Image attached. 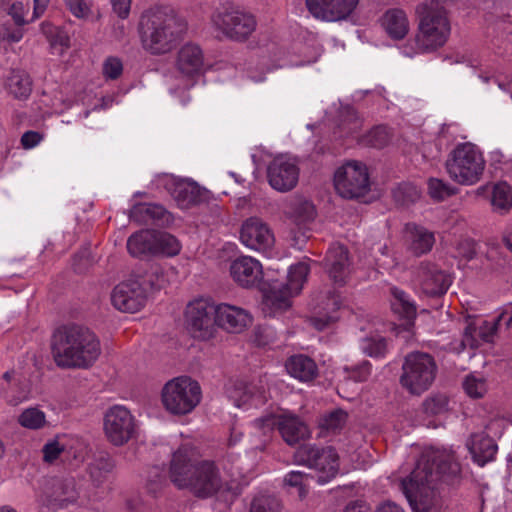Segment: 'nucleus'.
Masks as SVG:
<instances>
[{
    "label": "nucleus",
    "mask_w": 512,
    "mask_h": 512,
    "mask_svg": "<svg viewBox=\"0 0 512 512\" xmlns=\"http://www.w3.org/2000/svg\"><path fill=\"white\" fill-rule=\"evenodd\" d=\"M132 0H112L113 11L122 19L129 16Z\"/></svg>",
    "instance_id": "nucleus-63"
},
{
    "label": "nucleus",
    "mask_w": 512,
    "mask_h": 512,
    "mask_svg": "<svg viewBox=\"0 0 512 512\" xmlns=\"http://www.w3.org/2000/svg\"><path fill=\"white\" fill-rule=\"evenodd\" d=\"M379 22L386 34L394 40L403 39L410 30L407 14L399 8L388 9L381 16Z\"/></svg>",
    "instance_id": "nucleus-28"
},
{
    "label": "nucleus",
    "mask_w": 512,
    "mask_h": 512,
    "mask_svg": "<svg viewBox=\"0 0 512 512\" xmlns=\"http://www.w3.org/2000/svg\"><path fill=\"white\" fill-rule=\"evenodd\" d=\"M215 310L216 306L206 298H197L187 304L184 322L194 337L203 341L215 337Z\"/></svg>",
    "instance_id": "nucleus-12"
},
{
    "label": "nucleus",
    "mask_w": 512,
    "mask_h": 512,
    "mask_svg": "<svg viewBox=\"0 0 512 512\" xmlns=\"http://www.w3.org/2000/svg\"><path fill=\"white\" fill-rule=\"evenodd\" d=\"M306 477V474L302 472L292 471L285 476L284 482L288 486L298 488L300 497H304L307 491L303 485V480Z\"/></svg>",
    "instance_id": "nucleus-60"
},
{
    "label": "nucleus",
    "mask_w": 512,
    "mask_h": 512,
    "mask_svg": "<svg viewBox=\"0 0 512 512\" xmlns=\"http://www.w3.org/2000/svg\"><path fill=\"white\" fill-rule=\"evenodd\" d=\"M296 456L302 464L319 471V482H328L338 473L339 456L332 446L320 448L315 445H302Z\"/></svg>",
    "instance_id": "nucleus-15"
},
{
    "label": "nucleus",
    "mask_w": 512,
    "mask_h": 512,
    "mask_svg": "<svg viewBox=\"0 0 512 512\" xmlns=\"http://www.w3.org/2000/svg\"><path fill=\"white\" fill-rule=\"evenodd\" d=\"M53 357L62 369H87L97 360V354H53Z\"/></svg>",
    "instance_id": "nucleus-38"
},
{
    "label": "nucleus",
    "mask_w": 512,
    "mask_h": 512,
    "mask_svg": "<svg viewBox=\"0 0 512 512\" xmlns=\"http://www.w3.org/2000/svg\"><path fill=\"white\" fill-rule=\"evenodd\" d=\"M462 387L465 393L473 399H480L487 392V385L485 379L477 378L473 374H470L465 377L462 383Z\"/></svg>",
    "instance_id": "nucleus-46"
},
{
    "label": "nucleus",
    "mask_w": 512,
    "mask_h": 512,
    "mask_svg": "<svg viewBox=\"0 0 512 512\" xmlns=\"http://www.w3.org/2000/svg\"><path fill=\"white\" fill-rule=\"evenodd\" d=\"M169 479L178 489H188L198 498H208L222 488L220 471L213 461L193 462L186 447L172 455Z\"/></svg>",
    "instance_id": "nucleus-3"
},
{
    "label": "nucleus",
    "mask_w": 512,
    "mask_h": 512,
    "mask_svg": "<svg viewBox=\"0 0 512 512\" xmlns=\"http://www.w3.org/2000/svg\"><path fill=\"white\" fill-rule=\"evenodd\" d=\"M337 193L346 199L364 196L370 187L367 167L358 161H349L339 167L334 175Z\"/></svg>",
    "instance_id": "nucleus-14"
},
{
    "label": "nucleus",
    "mask_w": 512,
    "mask_h": 512,
    "mask_svg": "<svg viewBox=\"0 0 512 512\" xmlns=\"http://www.w3.org/2000/svg\"><path fill=\"white\" fill-rule=\"evenodd\" d=\"M29 10V3H25L23 1H14L8 7L7 13L17 26H24L32 22L30 19L26 18Z\"/></svg>",
    "instance_id": "nucleus-47"
},
{
    "label": "nucleus",
    "mask_w": 512,
    "mask_h": 512,
    "mask_svg": "<svg viewBox=\"0 0 512 512\" xmlns=\"http://www.w3.org/2000/svg\"><path fill=\"white\" fill-rule=\"evenodd\" d=\"M147 300V288L139 276L131 275L117 284L111 292V303L121 312L136 313Z\"/></svg>",
    "instance_id": "nucleus-16"
},
{
    "label": "nucleus",
    "mask_w": 512,
    "mask_h": 512,
    "mask_svg": "<svg viewBox=\"0 0 512 512\" xmlns=\"http://www.w3.org/2000/svg\"><path fill=\"white\" fill-rule=\"evenodd\" d=\"M130 218L138 223H148L149 221H170V215L163 206L148 203L134 205L130 209Z\"/></svg>",
    "instance_id": "nucleus-33"
},
{
    "label": "nucleus",
    "mask_w": 512,
    "mask_h": 512,
    "mask_svg": "<svg viewBox=\"0 0 512 512\" xmlns=\"http://www.w3.org/2000/svg\"><path fill=\"white\" fill-rule=\"evenodd\" d=\"M415 282L428 295L445 293L452 283L450 273L435 263L422 262L415 273Z\"/></svg>",
    "instance_id": "nucleus-20"
},
{
    "label": "nucleus",
    "mask_w": 512,
    "mask_h": 512,
    "mask_svg": "<svg viewBox=\"0 0 512 512\" xmlns=\"http://www.w3.org/2000/svg\"><path fill=\"white\" fill-rule=\"evenodd\" d=\"M347 118L341 123V129L346 135L355 134L361 127V121L356 116L353 108L347 107L345 109Z\"/></svg>",
    "instance_id": "nucleus-56"
},
{
    "label": "nucleus",
    "mask_w": 512,
    "mask_h": 512,
    "mask_svg": "<svg viewBox=\"0 0 512 512\" xmlns=\"http://www.w3.org/2000/svg\"><path fill=\"white\" fill-rule=\"evenodd\" d=\"M137 422L124 406L110 407L103 418V430L109 443L121 447L137 435Z\"/></svg>",
    "instance_id": "nucleus-13"
},
{
    "label": "nucleus",
    "mask_w": 512,
    "mask_h": 512,
    "mask_svg": "<svg viewBox=\"0 0 512 512\" xmlns=\"http://www.w3.org/2000/svg\"><path fill=\"white\" fill-rule=\"evenodd\" d=\"M449 398L443 393H435L422 403V411L427 416H437L448 411Z\"/></svg>",
    "instance_id": "nucleus-41"
},
{
    "label": "nucleus",
    "mask_w": 512,
    "mask_h": 512,
    "mask_svg": "<svg viewBox=\"0 0 512 512\" xmlns=\"http://www.w3.org/2000/svg\"><path fill=\"white\" fill-rule=\"evenodd\" d=\"M64 451V446L58 441L48 442L43 446V460L47 463H53Z\"/></svg>",
    "instance_id": "nucleus-58"
},
{
    "label": "nucleus",
    "mask_w": 512,
    "mask_h": 512,
    "mask_svg": "<svg viewBox=\"0 0 512 512\" xmlns=\"http://www.w3.org/2000/svg\"><path fill=\"white\" fill-rule=\"evenodd\" d=\"M43 139L42 135L35 131H27L21 137V144L26 149L37 146Z\"/></svg>",
    "instance_id": "nucleus-62"
},
{
    "label": "nucleus",
    "mask_w": 512,
    "mask_h": 512,
    "mask_svg": "<svg viewBox=\"0 0 512 512\" xmlns=\"http://www.w3.org/2000/svg\"><path fill=\"white\" fill-rule=\"evenodd\" d=\"M325 267L335 283H344L350 273L347 249L341 244L332 245L326 254Z\"/></svg>",
    "instance_id": "nucleus-25"
},
{
    "label": "nucleus",
    "mask_w": 512,
    "mask_h": 512,
    "mask_svg": "<svg viewBox=\"0 0 512 512\" xmlns=\"http://www.w3.org/2000/svg\"><path fill=\"white\" fill-rule=\"evenodd\" d=\"M377 255L374 257V264L381 269L391 270L399 265L398 261L386 245L379 246Z\"/></svg>",
    "instance_id": "nucleus-53"
},
{
    "label": "nucleus",
    "mask_w": 512,
    "mask_h": 512,
    "mask_svg": "<svg viewBox=\"0 0 512 512\" xmlns=\"http://www.w3.org/2000/svg\"><path fill=\"white\" fill-rule=\"evenodd\" d=\"M29 387L23 380H14V384L11 386L2 387L3 397L7 403L11 406H16L22 401L26 400L29 395Z\"/></svg>",
    "instance_id": "nucleus-42"
},
{
    "label": "nucleus",
    "mask_w": 512,
    "mask_h": 512,
    "mask_svg": "<svg viewBox=\"0 0 512 512\" xmlns=\"http://www.w3.org/2000/svg\"><path fill=\"white\" fill-rule=\"evenodd\" d=\"M229 274L240 287L253 288L263 279V266L252 256H240L231 261Z\"/></svg>",
    "instance_id": "nucleus-23"
},
{
    "label": "nucleus",
    "mask_w": 512,
    "mask_h": 512,
    "mask_svg": "<svg viewBox=\"0 0 512 512\" xmlns=\"http://www.w3.org/2000/svg\"><path fill=\"white\" fill-rule=\"evenodd\" d=\"M282 421L281 415H268L266 417H262L256 420L258 426L263 430L264 433L266 431H271L277 429L279 431V423Z\"/></svg>",
    "instance_id": "nucleus-61"
},
{
    "label": "nucleus",
    "mask_w": 512,
    "mask_h": 512,
    "mask_svg": "<svg viewBox=\"0 0 512 512\" xmlns=\"http://www.w3.org/2000/svg\"><path fill=\"white\" fill-rule=\"evenodd\" d=\"M284 213L297 224L312 221L316 215L314 205L302 198H293L287 202Z\"/></svg>",
    "instance_id": "nucleus-35"
},
{
    "label": "nucleus",
    "mask_w": 512,
    "mask_h": 512,
    "mask_svg": "<svg viewBox=\"0 0 512 512\" xmlns=\"http://www.w3.org/2000/svg\"><path fill=\"white\" fill-rule=\"evenodd\" d=\"M240 241L251 250L268 252L273 247L275 238L267 223L258 217H251L242 224Z\"/></svg>",
    "instance_id": "nucleus-19"
},
{
    "label": "nucleus",
    "mask_w": 512,
    "mask_h": 512,
    "mask_svg": "<svg viewBox=\"0 0 512 512\" xmlns=\"http://www.w3.org/2000/svg\"><path fill=\"white\" fill-rule=\"evenodd\" d=\"M21 426L29 429H39L45 424V414L37 408H28L18 417Z\"/></svg>",
    "instance_id": "nucleus-45"
},
{
    "label": "nucleus",
    "mask_w": 512,
    "mask_h": 512,
    "mask_svg": "<svg viewBox=\"0 0 512 512\" xmlns=\"http://www.w3.org/2000/svg\"><path fill=\"white\" fill-rule=\"evenodd\" d=\"M341 301L339 296L333 294L327 297L326 302L320 307L318 315L311 319V324L317 330H323L328 324L338 320V310L340 309Z\"/></svg>",
    "instance_id": "nucleus-36"
},
{
    "label": "nucleus",
    "mask_w": 512,
    "mask_h": 512,
    "mask_svg": "<svg viewBox=\"0 0 512 512\" xmlns=\"http://www.w3.org/2000/svg\"><path fill=\"white\" fill-rule=\"evenodd\" d=\"M174 67L182 88L191 87L194 77L200 75L204 69L202 48L193 42L184 43L176 54Z\"/></svg>",
    "instance_id": "nucleus-17"
},
{
    "label": "nucleus",
    "mask_w": 512,
    "mask_h": 512,
    "mask_svg": "<svg viewBox=\"0 0 512 512\" xmlns=\"http://www.w3.org/2000/svg\"><path fill=\"white\" fill-rule=\"evenodd\" d=\"M252 316L243 308L221 303L216 306L215 325L231 332L241 333L252 324Z\"/></svg>",
    "instance_id": "nucleus-24"
},
{
    "label": "nucleus",
    "mask_w": 512,
    "mask_h": 512,
    "mask_svg": "<svg viewBox=\"0 0 512 512\" xmlns=\"http://www.w3.org/2000/svg\"><path fill=\"white\" fill-rule=\"evenodd\" d=\"M456 252V256L460 259V262H470L475 259H478L476 252V244L474 241L470 239H466L459 242L456 248Z\"/></svg>",
    "instance_id": "nucleus-54"
},
{
    "label": "nucleus",
    "mask_w": 512,
    "mask_h": 512,
    "mask_svg": "<svg viewBox=\"0 0 512 512\" xmlns=\"http://www.w3.org/2000/svg\"><path fill=\"white\" fill-rule=\"evenodd\" d=\"M225 391L231 399L239 402L247 393V384L242 380L230 379L225 385Z\"/></svg>",
    "instance_id": "nucleus-55"
},
{
    "label": "nucleus",
    "mask_w": 512,
    "mask_h": 512,
    "mask_svg": "<svg viewBox=\"0 0 512 512\" xmlns=\"http://www.w3.org/2000/svg\"><path fill=\"white\" fill-rule=\"evenodd\" d=\"M405 243L416 256L430 252L435 243V235L427 228L415 224L406 225Z\"/></svg>",
    "instance_id": "nucleus-26"
},
{
    "label": "nucleus",
    "mask_w": 512,
    "mask_h": 512,
    "mask_svg": "<svg viewBox=\"0 0 512 512\" xmlns=\"http://www.w3.org/2000/svg\"><path fill=\"white\" fill-rule=\"evenodd\" d=\"M287 372L300 381H311L318 375L315 361L307 354H291L285 362Z\"/></svg>",
    "instance_id": "nucleus-31"
},
{
    "label": "nucleus",
    "mask_w": 512,
    "mask_h": 512,
    "mask_svg": "<svg viewBox=\"0 0 512 512\" xmlns=\"http://www.w3.org/2000/svg\"><path fill=\"white\" fill-rule=\"evenodd\" d=\"M115 468L113 457L107 452H99L95 455L93 462L89 465V472L93 482L100 485L107 479Z\"/></svg>",
    "instance_id": "nucleus-37"
},
{
    "label": "nucleus",
    "mask_w": 512,
    "mask_h": 512,
    "mask_svg": "<svg viewBox=\"0 0 512 512\" xmlns=\"http://www.w3.org/2000/svg\"><path fill=\"white\" fill-rule=\"evenodd\" d=\"M66 8L77 19L87 20L92 14L90 3L86 0H63Z\"/></svg>",
    "instance_id": "nucleus-52"
},
{
    "label": "nucleus",
    "mask_w": 512,
    "mask_h": 512,
    "mask_svg": "<svg viewBox=\"0 0 512 512\" xmlns=\"http://www.w3.org/2000/svg\"><path fill=\"white\" fill-rule=\"evenodd\" d=\"M309 273L306 262L290 266L286 285L273 282L263 296L264 310L270 315L282 312L291 306V297L302 290Z\"/></svg>",
    "instance_id": "nucleus-8"
},
{
    "label": "nucleus",
    "mask_w": 512,
    "mask_h": 512,
    "mask_svg": "<svg viewBox=\"0 0 512 512\" xmlns=\"http://www.w3.org/2000/svg\"><path fill=\"white\" fill-rule=\"evenodd\" d=\"M144 287L151 291H159L165 288L168 284V277L166 272L161 267H153L141 280Z\"/></svg>",
    "instance_id": "nucleus-44"
},
{
    "label": "nucleus",
    "mask_w": 512,
    "mask_h": 512,
    "mask_svg": "<svg viewBox=\"0 0 512 512\" xmlns=\"http://www.w3.org/2000/svg\"><path fill=\"white\" fill-rule=\"evenodd\" d=\"M456 0H424L415 8L418 29L412 44L406 45L402 52L408 57L432 52L442 47L451 33V24L447 10L442 4Z\"/></svg>",
    "instance_id": "nucleus-4"
},
{
    "label": "nucleus",
    "mask_w": 512,
    "mask_h": 512,
    "mask_svg": "<svg viewBox=\"0 0 512 512\" xmlns=\"http://www.w3.org/2000/svg\"><path fill=\"white\" fill-rule=\"evenodd\" d=\"M281 501L272 494H259L250 504V512H281Z\"/></svg>",
    "instance_id": "nucleus-43"
},
{
    "label": "nucleus",
    "mask_w": 512,
    "mask_h": 512,
    "mask_svg": "<svg viewBox=\"0 0 512 512\" xmlns=\"http://www.w3.org/2000/svg\"><path fill=\"white\" fill-rule=\"evenodd\" d=\"M155 255L174 257L181 251L178 239L168 233L154 231Z\"/></svg>",
    "instance_id": "nucleus-40"
},
{
    "label": "nucleus",
    "mask_w": 512,
    "mask_h": 512,
    "mask_svg": "<svg viewBox=\"0 0 512 512\" xmlns=\"http://www.w3.org/2000/svg\"><path fill=\"white\" fill-rule=\"evenodd\" d=\"M390 140V133L385 126H377L372 129L364 139L367 145L375 148L384 147Z\"/></svg>",
    "instance_id": "nucleus-50"
},
{
    "label": "nucleus",
    "mask_w": 512,
    "mask_h": 512,
    "mask_svg": "<svg viewBox=\"0 0 512 512\" xmlns=\"http://www.w3.org/2000/svg\"><path fill=\"white\" fill-rule=\"evenodd\" d=\"M446 170L461 185H474L482 177L485 160L479 148L469 142L458 144L449 154Z\"/></svg>",
    "instance_id": "nucleus-6"
},
{
    "label": "nucleus",
    "mask_w": 512,
    "mask_h": 512,
    "mask_svg": "<svg viewBox=\"0 0 512 512\" xmlns=\"http://www.w3.org/2000/svg\"><path fill=\"white\" fill-rule=\"evenodd\" d=\"M186 29V22L169 7H153L144 11L138 23L143 50L155 56L171 52Z\"/></svg>",
    "instance_id": "nucleus-2"
},
{
    "label": "nucleus",
    "mask_w": 512,
    "mask_h": 512,
    "mask_svg": "<svg viewBox=\"0 0 512 512\" xmlns=\"http://www.w3.org/2000/svg\"><path fill=\"white\" fill-rule=\"evenodd\" d=\"M390 292L391 309L399 318L405 320V331L409 332L416 318V306L405 291L392 287Z\"/></svg>",
    "instance_id": "nucleus-30"
},
{
    "label": "nucleus",
    "mask_w": 512,
    "mask_h": 512,
    "mask_svg": "<svg viewBox=\"0 0 512 512\" xmlns=\"http://www.w3.org/2000/svg\"><path fill=\"white\" fill-rule=\"evenodd\" d=\"M512 336V303L505 305L493 321H484L477 327L469 323L465 328L459 347L454 350H476L482 347L484 343H491L497 338H507Z\"/></svg>",
    "instance_id": "nucleus-7"
},
{
    "label": "nucleus",
    "mask_w": 512,
    "mask_h": 512,
    "mask_svg": "<svg viewBox=\"0 0 512 512\" xmlns=\"http://www.w3.org/2000/svg\"><path fill=\"white\" fill-rule=\"evenodd\" d=\"M210 23L216 32L237 42H245L257 28V20L252 13L229 2L212 12Z\"/></svg>",
    "instance_id": "nucleus-5"
},
{
    "label": "nucleus",
    "mask_w": 512,
    "mask_h": 512,
    "mask_svg": "<svg viewBox=\"0 0 512 512\" xmlns=\"http://www.w3.org/2000/svg\"><path fill=\"white\" fill-rule=\"evenodd\" d=\"M491 204L493 210L505 213L512 207V186L507 182H499L493 186Z\"/></svg>",
    "instance_id": "nucleus-39"
},
{
    "label": "nucleus",
    "mask_w": 512,
    "mask_h": 512,
    "mask_svg": "<svg viewBox=\"0 0 512 512\" xmlns=\"http://www.w3.org/2000/svg\"><path fill=\"white\" fill-rule=\"evenodd\" d=\"M429 195L435 200H444L456 193V190L449 184L444 183L437 178H431L428 181Z\"/></svg>",
    "instance_id": "nucleus-48"
},
{
    "label": "nucleus",
    "mask_w": 512,
    "mask_h": 512,
    "mask_svg": "<svg viewBox=\"0 0 512 512\" xmlns=\"http://www.w3.org/2000/svg\"><path fill=\"white\" fill-rule=\"evenodd\" d=\"M53 352H97L100 342L88 328L78 325L61 326L51 338Z\"/></svg>",
    "instance_id": "nucleus-11"
},
{
    "label": "nucleus",
    "mask_w": 512,
    "mask_h": 512,
    "mask_svg": "<svg viewBox=\"0 0 512 512\" xmlns=\"http://www.w3.org/2000/svg\"><path fill=\"white\" fill-rule=\"evenodd\" d=\"M156 184L158 187H163L182 209H186L195 203L199 196L197 184L189 179L177 178L171 174H162L156 178Z\"/></svg>",
    "instance_id": "nucleus-22"
},
{
    "label": "nucleus",
    "mask_w": 512,
    "mask_h": 512,
    "mask_svg": "<svg viewBox=\"0 0 512 512\" xmlns=\"http://www.w3.org/2000/svg\"><path fill=\"white\" fill-rule=\"evenodd\" d=\"M127 249L133 257L155 255L154 231L141 230L127 240Z\"/></svg>",
    "instance_id": "nucleus-32"
},
{
    "label": "nucleus",
    "mask_w": 512,
    "mask_h": 512,
    "mask_svg": "<svg viewBox=\"0 0 512 512\" xmlns=\"http://www.w3.org/2000/svg\"><path fill=\"white\" fill-rule=\"evenodd\" d=\"M362 349L364 352H382L388 349V344L382 336L374 335L363 341Z\"/></svg>",
    "instance_id": "nucleus-59"
},
{
    "label": "nucleus",
    "mask_w": 512,
    "mask_h": 512,
    "mask_svg": "<svg viewBox=\"0 0 512 512\" xmlns=\"http://www.w3.org/2000/svg\"><path fill=\"white\" fill-rule=\"evenodd\" d=\"M275 332L271 327H258L254 331L253 343L258 348H265L270 342L273 341Z\"/></svg>",
    "instance_id": "nucleus-57"
},
{
    "label": "nucleus",
    "mask_w": 512,
    "mask_h": 512,
    "mask_svg": "<svg viewBox=\"0 0 512 512\" xmlns=\"http://www.w3.org/2000/svg\"><path fill=\"white\" fill-rule=\"evenodd\" d=\"M50 0H33V13L30 21H36L42 17L49 6Z\"/></svg>",
    "instance_id": "nucleus-64"
},
{
    "label": "nucleus",
    "mask_w": 512,
    "mask_h": 512,
    "mask_svg": "<svg viewBox=\"0 0 512 512\" xmlns=\"http://www.w3.org/2000/svg\"><path fill=\"white\" fill-rule=\"evenodd\" d=\"M359 0H306L308 11L317 19L336 22L354 13Z\"/></svg>",
    "instance_id": "nucleus-21"
},
{
    "label": "nucleus",
    "mask_w": 512,
    "mask_h": 512,
    "mask_svg": "<svg viewBox=\"0 0 512 512\" xmlns=\"http://www.w3.org/2000/svg\"><path fill=\"white\" fill-rule=\"evenodd\" d=\"M402 370L400 384L410 394L419 396L433 384L437 365L431 354H407Z\"/></svg>",
    "instance_id": "nucleus-10"
},
{
    "label": "nucleus",
    "mask_w": 512,
    "mask_h": 512,
    "mask_svg": "<svg viewBox=\"0 0 512 512\" xmlns=\"http://www.w3.org/2000/svg\"><path fill=\"white\" fill-rule=\"evenodd\" d=\"M123 73L122 60L115 56L107 57L102 64V74L106 80H116Z\"/></svg>",
    "instance_id": "nucleus-49"
},
{
    "label": "nucleus",
    "mask_w": 512,
    "mask_h": 512,
    "mask_svg": "<svg viewBox=\"0 0 512 512\" xmlns=\"http://www.w3.org/2000/svg\"><path fill=\"white\" fill-rule=\"evenodd\" d=\"M267 177L271 187L280 192L293 189L299 177V168L295 159L287 155L275 157L267 168Z\"/></svg>",
    "instance_id": "nucleus-18"
},
{
    "label": "nucleus",
    "mask_w": 512,
    "mask_h": 512,
    "mask_svg": "<svg viewBox=\"0 0 512 512\" xmlns=\"http://www.w3.org/2000/svg\"><path fill=\"white\" fill-rule=\"evenodd\" d=\"M460 479L461 466L454 455L432 450L421 455L409 478L401 481V488L414 512H442L437 483L455 485Z\"/></svg>",
    "instance_id": "nucleus-1"
},
{
    "label": "nucleus",
    "mask_w": 512,
    "mask_h": 512,
    "mask_svg": "<svg viewBox=\"0 0 512 512\" xmlns=\"http://www.w3.org/2000/svg\"><path fill=\"white\" fill-rule=\"evenodd\" d=\"M201 400L199 383L188 376L168 381L162 389V402L167 411L174 415L192 412Z\"/></svg>",
    "instance_id": "nucleus-9"
},
{
    "label": "nucleus",
    "mask_w": 512,
    "mask_h": 512,
    "mask_svg": "<svg viewBox=\"0 0 512 512\" xmlns=\"http://www.w3.org/2000/svg\"><path fill=\"white\" fill-rule=\"evenodd\" d=\"M466 445L473 460L480 466L492 461L498 450L494 439L484 432L472 434Z\"/></svg>",
    "instance_id": "nucleus-27"
},
{
    "label": "nucleus",
    "mask_w": 512,
    "mask_h": 512,
    "mask_svg": "<svg viewBox=\"0 0 512 512\" xmlns=\"http://www.w3.org/2000/svg\"><path fill=\"white\" fill-rule=\"evenodd\" d=\"M347 417L348 414L344 410L336 409L322 419L321 427L331 431L339 430L344 426Z\"/></svg>",
    "instance_id": "nucleus-51"
},
{
    "label": "nucleus",
    "mask_w": 512,
    "mask_h": 512,
    "mask_svg": "<svg viewBox=\"0 0 512 512\" xmlns=\"http://www.w3.org/2000/svg\"><path fill=\"white\" fill-rule=\"evenodd\" d=\"M6 89L18 100H26L32 92V80L23 70H13L6 80Z\"/></svg>",
    "instance_id": "nucleus-34"
},
{
    "label": "nucleus",
    "mask_w": 512,
    "mask_h": 512,
    "mask_svg": "<svg viewBox=\"0 0 512 512\" xmlns=\"http://www.w3.org/2000/svg\"><path fill=\"white\" fill-rule=\"evenodd\" d=\"M279 433L283 440L290 446L296 445L309 437L308 426L298 416L282 414L279 423Z\"/></svg>",
    "instance_id": "nucleus-29"
}]
</instances>
